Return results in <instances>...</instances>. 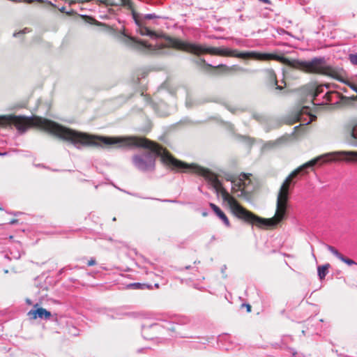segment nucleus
Instances as JSON below:
<instances>
[{
  "instance_id": "nucleus-22",
  "label": "nucleus",
  "mask_w": 357,
  "mask_h": 357,
  "mask_svg": "<svg viewBox=\"0 0 357 357\" xmlns=\"http://www.w3.org/2000/svg\"><path fill=\"white\" fill-rule=\"evenodd\" d=\"M301 112H298L295 114L294 117V119L291 120L290 122H289V124H294L296 122H298L300 121L301 120Z\"/></svg>"
},
{
  "instance_id": "nucleus-29",
  "label": "nucleus",
  "mask_w": 357,
  "mask_h": 357,
  "mask_svg": "<svg viewBox=\"0 0 357 357\" xmlns=\"http://www.w3.org/2000/svg\"><path fill=\"white\" fill-rule=\"evenodd\" d=\"M256 225L258 226L261 229H268V227H270L271 226H274L275 225H266V224H264V225Z\"/></svg>"
},
{
  "instance_id": "nucleus-33",
  "label": "nucleus",
  "mask_w": 357,
  "mask_h": 357,
  "mask_svg": "<svg viewBox=\"0 0 357 357\" xmlns=\"http://www.w3.org/2000/svg\"><path fill=\"white\" fill-rule=\"evenodd\" d=\"M112 318H119V314H116L115 316L114 315H112Z\"/></svg>"
},
{
  "instance_id": "nucleus-5",
  "label": "nucleus",
  "mask_w": 357,
  "mask_h": 357,
  "mask_svg": "<svg viewBox=\"0 0 357 357\" xmlns=\"http://www.w3.org/2000/svg\"><path fill=\"white\" fill-rule=\"evenodd\" d=\"M135 166L141 171H153L155 167V160L149 153L135 155L132 157Z\"/></svg>"
},
{
  "instance_id": "nucleus-19",
  "label": "nucleus",
  "mask_w": 357,
  "mask_h": 357,
  "mask_svg": "<svg viewBox=\"0 0 357 357\" xmlns=\"http://www.w3.org/2000/svg\"><path fill=\"white\" fill-rule=\"evenodd\" d=\"M322 92H323V86H317L316 89H314V91L313 93L314 99H315V98L317 96H318L319 94H321Z\"/></svg>"
},
{
  "instance_id": "nucleus-37",
  "label": "nucleus",
  "mask_w": 357,
  "mask_h": 357,
  "mask_svg": "<svg viewBox=\"0 0 357 357\" xmlns=\"http://www.w3.org/2000/svg\"><path fill=\"white\" fill-rule=\"evenodd\" d=\"M26 302L29 303V304H31V301L29 299H27L26 300Z\"/></svg>"
},
{
  "instance_id": "nucleus-8",
  "label": "nucleus",
  "mask_w": 357,
  "mask_h": 357,
  "mask_svg": "<svg viewBox=\"0 0 357 357\" xmlns=\"http://www.w3.org/2000/svg\"><path fill=\"white\" fill-rule=\"evenodd\" d=\"M123 43L128 46L132 47L137 50H140L142 47L149 48L150 45H147L146 42L138 40L132 36H126Z\"/></svg>"
},
{
  "instance_id": "nucleus-16",
  "label": "nucleus",
  "mask_w": 357,
  "mask_h": 357,
  "mask_svg": "<svg viewBox=\"0 0 357 357\" xmlns=\"http://www.w3.org/2000/svg\"><path fill=\"white\" fill-rule=\"evenodd\" d=\"M128 288H133V289H152L151 284H142L139 282H135L128 284L127 286Z\"/></svg>"
},
{
  "instance_id": "nucleus-24",
  "label": "nucleus",
  "mask_w": 357,
  "mask_h": 357,
  "mask_svg": "<svg viewBox=\"0 0 357 357\" xmlns=\"http://www.w3.org/2000/svg\"><path fill=\"white\" fill-rule=\"evenodd\" d=\"M335 92H328L325 94L324 96V98L328 101V102H331L332 100V96L333 94Z\"/></svg>"
},
{
  "instance_id": "nucleus-11",
  "label": "nucleus",
  "mask_w": 357,
  "mask_h": 357,
  "mask_svg": "<svg viewBox=\"0 0 357 357\" xmlns=\"http://www.w3.org/2000/svg\"><path fill=\"white\" fill-rule=\"evenodd\" d=\"M28 314L35 319L37 317L40 319H49L51 317V312L43 307H38L35 310H30Z\"/></svg>"
},
{
  "instance_id": "nucleus-20",
  "label": "nucleus",
  "mask_w": 357,
  "mask_h": 357,
  "mask_svg": "<svg viewBox=\"0 0 357 357\" xmlns=\"http://www.w3.org/2000/svg\"><path fill=\"white\" fill-rule=\"evenodd\" d=\"M130 10H132V17H133V18H134V20H135V23H136L139 26H141V22H140V21L138 20L137 14L135 13L134 8L132 7V9H130Z\"/></svg>"
},
{
  "instance_id": "nucleus-2",
  "label": "nucleus",
  "mask_w": 357,
  "mask_h": 357,
  "mask_svg": "<svg viewBox=\"0 0 357 357\" xmlns=\"http://www.w3.org/2000/svg\"><path fill=\"white\" fill-rule=\"evenodd\" d=\"M11 126H15L22 133L26 131L29 128H39L60 139L70 142L75 146L104 148L116 144H122V146H125L146 149L153 153L151 144H157L155 142L142 137L131 136L121 138L79 132L38 116L30 117L14 114L0 116L1 127L5 128Z\"/></svg>"
},
{
  "instance_id": "nucleus-39",
  "label": "nucleus",
  "mask_w": 357,
  "mask_h": 357,
  "mask_svg": "<svg viewBox=\"0 0 357 357\" xmlns=\"http://www.w3.org/2000/svg\"><path fill=\"white\" fill-rule=\"evenodd\" d=\"M282 82H283V83L284 84V85H286V82H285V81H284V80H283Z\"/></svg>"
},
{
  "instance_id": "nucleus-10",
  "label": "nucleus",
  "mask_w": 357,
  "mask_h": 357,
  "mask_svg": "<svg viewBox=\"0 0 357 357\" xmlns=\"http://www.w3.org/2000/svg\"><path fill=\"white\" fill-rule=\"evenodd\" d=\"M265 77L267 81L275 87V89L282 91L284 87L278 84L277 75L274 70L270 68L264 71Z\"/></svg>"
},
{
  "instance_id": "nucleus-4",
  "label": "nucleus",
  "mask_w": 357,
  "mask_h": 357,
  "mask_svg": "<svg viewBox=\"0 0 357 357\" xmlns=\"http://www.w3.org/2000/svg\"><path fill=\"white\" fill-rule=\"evenodd\" d=\"M252 174L241 173L238 176H231L227 178L232 183V193L240 192V196L248 197L256 189L255 184L252 180ZM239 196V195H238Z\"/></svg>"
},
{
  "instance_id": "nucleus-18",
  "label": "nucleus",
  "mask_w": 357,
  "mask_h": 357,
  "mask_svg": "<svg viewBox=\"0 0 357 357\" xmlns=\"http://www.w3.org/2000/svg\"><path fill=\"white\" fill-rule=\"evenodd\" d=\"M162 326L172 331H175L176 330L175 324L171 322L165 321L164 324L162 325Z\"/></svg>"
},
{
  "instance_id": "nucleus-25",
  "label": "nucleus",
  "mask_w": 357,
  "mask_h": 357,
  "mask_svg": "<svg viewBox=\"0 0 357 357\" xmlns=\"http://www.w3.org/2000/svg\"><path fill=\"white\" fill-rule=\"evenodd\" d=\"M341 99L342 100H353V101H357V95L356 96H350V97H347V96H342L341 97Z\"/></svg>"
},
{
  "instance_id": "nucleus-13",
  "label": "nucleus",
  "mask_w": 357,
  "mask_h": 357,
  "mask_svg": "<svg viewBox=\"0 0 357 357\" xmlns=\"http://www.w3.org/2000/svg\"><path fill=\"white\" fill-rule=\"evenodd\" d=\"M195 63L197 66L202 67L204 70L208 72L211 71V69L213 68V65L206 63V60L202 58L195 60Z\"/></svg>"
},
{
  "instance_id": "nucleus-9",
  "label": "nucleus",
  "mask_w": 357,
  "mask_h": 357,
  "mask_svg": "<svg viewBox=\"0 0 357 357\" xmlns=\"http://www.w3.org/2000/svg\"><path fill=\"white\" fill-rule=\"evenodd\" d=\"M325 247L327 248L328 251H330L334 256H335L338 259L342 261V262L345 263L346 264L349 266L352 265H356V262L354 261L353 259L347 258L344 257L340 252H338L337 249H335L334 247L328 245L324 244Z\"/></svg>"
},
{
  "instance_id": "nucleus-17",
  "label": "nucleus",
  "mask_w": 357,
  "mask_h": 357,
  "mask_svg": "<svg viewBox=\"0 0 357 357\" xmlns=\"http://www.w3.org/2000/svg\"><path fill=\"white\" fill-rule=\"evenodd\" d=\"M220 64L218 66H213L211 71L214 75H222V74H227L228 71L224 70L223 68H220Z\"/></svg>"
},
{
  "instance_id": "nucleus-35",
  "label": "nucleus",
  "mask_w": 357,
  "mask_h": 357,
  "mask_svg": "<svg viewBox=\"0 0 357 357\" xmlns=\"http://www.w3.org/2000/svg\"><path fill=\"white\" fill-rule=\"evenodd\" d=\"M227 337V335H222V336L221 337V338H222V339H225V337Z\"/></svg>"
},
{
  "instance_id": "nucleus-28",
  "label": "nucleus",
  "mask_w": 357,
  "mask_h": 357,
  "mask_svg": "<svg viewBox=\"0 0 357 357\" xmlns=\"http://www.w3.org/2000/svg\"><path fill=\"white\" fill-rule=\"evenodd\" d=\"M96 264V261L94 258H91L90 260H89L87 265L89 266H94Z\"/></svg>"
},
{
  "instance_id": "nucleus-32",
  "label": "nucleus",
  "mask_w": 357,
  "mask_h": 357,
  "mask_svg": "<svg viewBox=\"0 0 357 357\" xmlns=\"http://www.w3.org/2000/svg\"><path fill=\"white\" fill-rule=\"evenodd\" d=\"M246 307H247V310H248V312H250V308H251V307H250V305L249 304H248V305H246Z\"/></svg>"
},
{
  "instance_id": "nucleus-38",
  "label": "nucleus",
  "mask_w": 357,
  "mask_h": 357,
  "mask_svg": "<svg viewBox=\"0 0 357 357\" xmlns=\"http://www.w3.org/2000/svg\"><path fill=\"white\" fill-rule=\"evenodd\" d=\"M157 326V324H152V325H151V327H153V326Z\"/></svg>"
},
{
  "instance_id": "nucleus-31",
  "label": "nucleus",
  "mask_w": 357,
  "mask_h": 357,
  "mask_svg": "<svg viewBox=\"0 0 357 357\" xmlns=\"http://www.w3.org/2000/svg\"><path fill=\"white\" fill-rule=\"evenodd\" d=\"M17 220L15 219H13V220H10V223H12V224L17 223Z\"/></svg>"
},
{
  "instance_id": "nucleus-26",
  "label": "nucleus",
  "mask_w": 357,
  "mask_h": 357,
  "mask_svg": "<svg viewBox=\"0 0 357 357\" xmlns=\"http://www.w3.org/2000/svg\"><path fill=\"white\" fill-rule=\"evenodd\" d=\"M86 17L87 19H89V22L92 23V22H93L95 24H97L98 25H100V26H106V25L105 24H102V23H100V22H97L93 18L91 17H89V16H86Z\"/></svg>"
},
{
  "instance_id": "nucleus-6",
  "label": "nucleus",
  "mask_w": 357,
  "mask_h": 357,
  "mask_svg": "<svg viewBox=\"0 0 357 357\" xmlns=\"http://www.w3.org/2000/svg\"><path fill=\"white\" fill-rule=\"evenodd\" d=\"M328 156L329 161L357 162V151H354L333 152Z\"/></svg>"
},
{
  "instance_id": "nucleus-27",
  "label": "nucleus",
  "mask_w": 357,
  "mask_h": 357,
  "mask_svg": "<svg viewBox=\"0 0 357 357\" xmlns=\"http://www.w3.org/2000/svg\"><path fill=\"white\" fill-rule=\"evenodd\" d=\"M157 17H158V16L155 15V14H147L144 16V19H146V20H152V19H155Z\"/></svg>"
},
{
  "instance_id": "nucleus-36",
  "label": "nucleus",
  "mask_w": 357,
  "mask_h": 357,
  "mask_svg": "<svg viewBox=\"0 0 357 357\" xmlns=\"http://www.w3.org/2000/svg\"><path fill=\"white\" fill-rule=\"evenodd\" d=\"M190 268V266H187L185 267V269H189Z\"/></svg>"
},
{
  "instance_id": "nucleus-23",
  "label": "nucleus",
  "mask_w": 357,
  "mask_h": 357,
  "mask_svg": "<svg viewBox=\"0 0 357 357\" xmlns=\"http://www.w3.org/2000/svg\"><path fill=\"white\" fill-rule=\"evenodd\" d=\"M122 5L128 6L129 9H132L133 7L132 2L131 0H121Z\"/></svg>"
},
{
  "instance_id": "nucleus-41",
  "label": "nucleus",
  "mask_w": 357,
  "mask_h": 357,
  "mask_svg": "<svg viewBox=\"0 0 357 357\" xmlns=\"http://www.w3.org/2000/svg\"><path fill=\"white\" fill-rule=\"evenodd\" d=\"M5 153H3V155H4ZM2 155V153H0V155Z\"/></svg>"
},
{
  "instance_id": "nucleus-30",
  "label": "nucleus",
  "mask_w": 357,
  "mask_h": 357,
  "mask_svg": "<svg viewBox=\"0 0 357 357\" xmlns=\"http://www.w3.org/2000/svg\"><path fill=\"white\" fill-rule=\"evenodd\" d=\"M259 1L264 2L265 3L270 4L271 1L269 0H259Z\"/></svg>"
},
{
  "instance_id": "nucleus-21",
  "label": "nucleus",
  "mask_w": 357,
  "mask_h": 357,
  "mask_svg": "<svg viewBox=\"0 0 357 357\" xmlns=\"http://www.w3.org/2000/svg\"><path fill=\"white\" fill-rule=\"evenodd\" d=\"M349 58L352 64L357 65V54H349Z\"/></svg>"
},
{
  "instance_id": "nucleus-1",
  "label": "nucleus",
  "mask_w": 357,
  "mask_h": 357,
  "mask_svg": "<svg viewBox=\"0 0 357 357\" xmlns=\"http://www.w3.org/2000/svg\"><path fill=\"white\" fill-rule=\"evenodd\" d=\"M151 144L152 145L153 153L160 157L161 162L171 171L176 173H192L204 177L215 191L221 194L224 201L229 204L234 214L247 223H280L287 221L289 192L296 183L295 178L304 169L313 167L319 160V158L311 160L292 171L287 176L282 182L277 195L275 215L270 218H263L243 207L222 186L218 176L208 169L195 163L188 164L176 158L166 148L158 143Z\"/></svg>"
},
{
  "instance_id": "nucleus-34",
  "label": "nucleus",
  "mask_w": 357,
  "mask_h": 357,
  "mask_svg": "<svg viewBox=\"0 0 357 357\" xmlns=\"http://www.w3.org/2000/svg\"><path fill=\"white\" fill-rule=\"evenodd\" d=\"M154 287H155V288H158V287H159V284H158V283H155V284H154Z\"/></svg>"
},
{
  "instance_id": "nucleus-14",
  "label": "nucleus",
  "mask_w": 357,
  "mask_h": 357,
  "mask_svg": "<svg viewBox=\"0 0 357 357\" xmlns=\"http://www.w3.org/2000/svg\"><path fill=\"white\" fill-rule=\"evenodd\" d=\"M211 207L213 208L215 214L220 218V219L225 222L228 223V219L223 211L215 204H211Z\"/></svg>"
},
{
  "instance_id": "nucleus-40",
  "label": "nucleus",
  "mask_w": 357,
  "mask_h": 357,
  "mask_svg": "<svg viewBox=\"0 0 357 357\" xmlns=\"http://www.w3.org/2000/svg\"><path fill=\"white\" fill-rule=\"evenodd\" d=\"M0 211H3V208L0 206Z\"/></svg>"
},
{
  "instance_id": "nucleus-12",
  "label": "nucleus",
  "mask_w": 357,
  "mask_h": 357,
  "mask_svg": "<svg viewBox=\"0 0 357 357\" xmlns=\"http://www.w3.org/2000/svg\"><path fill=\"white\" fill-rule=\"evenodd\" d=\"M220 68H223L224 70L228 71V73H245L247 71L246 69L243 68L241 66H239L238 65H233L231 66H228L225 64H220Z\"/></svg>"
},
{
  "instance_id": "nucleus-7",
  "label": "nucleus",
  "mask_w": 357,
  "mask_h": 357,
  "mask_svg": "<svg viewBox=\"0 0 357 357\" xmlns=\"http://www.w3.org/2000/svg\"><path fill=\"white\" fill-rule=\"evenodd\" d=\"M357 124H348L344 127L343 129V139L344 142L350 145H356L355 141L357 139L356 134L355 133L356 127Z\"/></svg>"
},
{
  "instance_id": "nucleus-3",
  "label": "nucleus",
  "mask_w": 357,
  "mask_h": 357,
  "mask_svg": "<svg viewBox=\"0 0 357 357\" xmlns=\"http://www.w3.org/2000/svg\"><path fill=\"white\" fill-rule=\"evenodd\" d=\"M140 27V33L142 35L164 38L166 41V44L163 45L164 47L183 51L196 56L208 54L213 56L235 57L243 59H252L259 61L275 60L284 65V56L282 55L257 52H239L238 50L225 47H206L197 43L183 41L165 33H157L146 26H141Z\"/></svg>"
},
{
  "instance_id": "nucleus-15",
  "label": "nucleus",
  "mask_w": 357,
  "mask_h": 357,
  "mask_svg": "<svg viewBox=\"0 0 357 357\" xmlns=\"http://www.w3.org/2000/svg\"><path fill=\"white\" fill-rule=\"evenodd\" d=\"M329 264H326L323 266H318L317 273L320 280H323L324 278H325L326 274L328 273V269L329 268Z\"/></svg>"
}]
</instances>
